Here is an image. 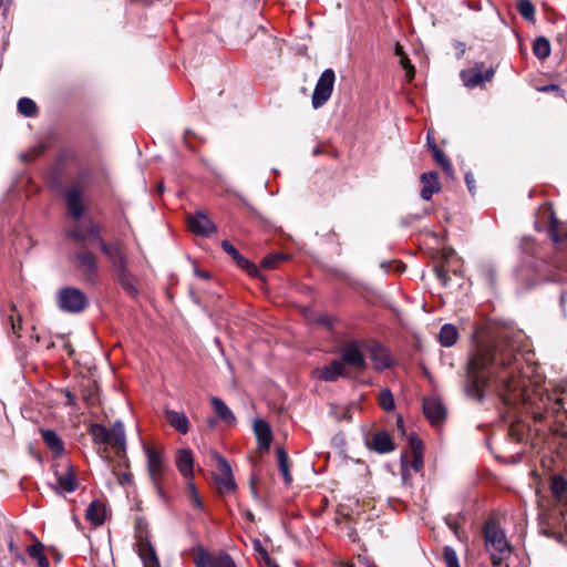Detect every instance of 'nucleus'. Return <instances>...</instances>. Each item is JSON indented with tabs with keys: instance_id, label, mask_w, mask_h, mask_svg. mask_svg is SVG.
I'll return each mask as SVG.
<instances>
[{
	"instance_id": "nucleus-57",
	"label": "nucleus",
	"mask_w": 567,
	"mask_h": 567,
	"mask_svg": "<svg viewBox=\"0 0 567 567\" xmlns=\"http://www.w3.org/2000/svg\"><path fill=\"white\" fill-rule=\"evenodd\" d=\"M361 563H362V565H363L364 567H377L374 564L369 563V561H367V560H365V561H361Z\"/></svg>"
},
{
	"instance_id": "nucleus-53",
	"label": "nucleus",
	"mask_w": 567,
	"mask_h": 567,
	"mask_svg": "<svg viewBox=\"0 0 567 567\" xmlns=\"http://www.w3.org/2000/svg\"><path fill=\"white\" fill-rule=\"evenodd\" d=\"M395 54H396V55H400L401 58H402L403 55H405V54L403 53V49H402V47H401L400 44H396V47H395Z\"/></svg>"
},
{
	"instance_id": "nucleus-19",
	"label": "nucleus",
	"mask_w": 567,
	"mask_h": 567,
	"mask_svg": "<svg viewBox=\"0 0 567 567\" xmlns=\"http://www.w3.org/2000/svg\"><path fill=\"white\" fill-rule=\"evenodd\" d=\"M55 477L58 484L55 491L58 494L72 493L78 488L79 482L70 466H68L64 472H55Z\"/></svg>"
},
{
	"instance_id": "nucleus-3",
	"label": "nucleus",
	"mask_w": 567,
	"mask_h": 567,
	"mask_svg": "<svg viewBox=\"0 0 567 567\" xmlns=\"http://www.w3.org/2000/svg\"><path fill=\"white\" fill-rule=\"evenodd\" d=\"M484 540L485 547L491 554L493 566H499L511 555L512 548L506 535L495 522L485 524Z\"/></svg>"
},
{
	"instance_id": "nucleus-24",
	"label": "nucleus",
	"mask_w": 567,
	"mask_h": 567,
	"mask_svg": "<svg viewBox=\"0 0 567 567\" xmlns=\"http://www.w3.org/2000/svg\"><path fill=\"white\" fill-rule=\"evenodd\" d=\"M212 406L218 417L228 425H234L236 423V416L233 411L227 406V404L218 396H213L210 399Z\"/></svg>"
},
{
	"instance_id": "nucleus-51",
	"label": "nucleus",
	"mask_w": 567,
	"mask_h": 567,
	"mask_svg": "<svg viewBox=\"0 0 567 567\" xmlns=\"http://www.w3.org/2000/svg\"><path fill=\"white\" fill-rule=\"evenodd\" d=\"M435 274L443 281H445L447 279V277H449L447 276V270L444 269L443 267H436L435 268Z\"/></svg>"
},
{
	"instance_id": "nucleus-62",
	"label": "nucleus",
	"mask_w": 567,
	"mask_h": 567,
	"mask_svg": "<svg viewBox=\"0 0 567 567\" xmlns=\"http://www.w3.org/2000/svg\"><path fill=\"white\" fill-rule=\"evenodd\" d=\"M208 424H209V426H210V427H213V426L215 425V421H214V420H210V421L208 422Z\"/></svg>"
},
{
	"instance_id": "nucleus-44",
	"label": "nucleus",
	"mask_w": 567,
	"mask_h": 567,
	"mask_svg": "<svg viewBox=\"0 0 567 567\" xmlns=\"http://www.w3.org/2000/svg\"><path fill=\"white\" fill-rule=\"evenodd\" d=\"M187 482L189 503L194 508L200 509L203 507V503L198 496L196 487L192 481Z\"/></svg>"
},
{
	"instance_id": "nucleus-17",
	"label": "nucleus",
	"mask_w": 567,
	"mask_h": 567,
	"mask_svg": "<svg viewBox=\"0 0 567 567\" xmlns=\"http://www.w3.org/2000/svg\"><path fill=\"white\" fill-rule=\"evenodd\" d=\"M187 225L190 231L202 236H209L216 230L212 220L202 213L188 216Z\"/></svg>"
},
{
	"instance_id": "nucleus-13",
	"label": "nucleus",
	"mask_w": 567,
	"mask_h": 567,
	"mask_svg": "<svg viewBox=\"0 0 567 567\" xmlns=\"http://www.w3.org/2000/svg\"><path fill=\"white\" fill-rule=\"evenodd\" d=\"M76 267L87 281H93L97 272V259L87 249H81L75 254Z\"/></svg>"
},
{
	"instance_id": "nucleus-49",
	"label": "nucleus",
	"mask_w": 567,
	"mask_h": 567,
	"mask_svg": "<svg viewBox=\"0 0 567 567\" xmlns=\"http://www.w3.org/2000/svg\"><path fill=\"white\" fill-rule=\"evenodd\" d=\"M117 483L122 486L133 484V475L130 472H123L117 474Z\"/></svg>"
},
{
	"instance_id": "nucleus-31",
	"label": "nucleus",
	"mask_w": 567,
	"mask_h": 567,
	"mask_svg": "<svg viewBox=\"0 0 567 567\" xmlns=\"http://www.w3.org/2000/svg\"><path fill=\"white\" fill-rule=\"evenodd\" d=\"M89 434L95 444L110 445L109 430L102 424H91L89 427Z\"/></svg>"
},
{
	"instance_id": "nucleus-59",
	"label": "nucleus",
	"mask_w": 567,
	"mask_h": 567,
	"mask_svg": "<svg viewBox=\"0 0 567 567\" xmlns=\"http://www.w3.org/2000/svg\"><path fill=\"white\" fill-rule=\"evenodd\" d=\"M427 143L430 148L432 150V145H436L434 142H431L430 136H427Z\"/></svg>"
},
{
	"instance_id": "nucleus-8",
	"label": "nucleus",
	"mask_w": 567,
	"mask_h": 567,
	"mask_svg": "<svg viewBox=\"0 0 567 567\" xmlns=\"http://www.w3.org/2000/svg\"><path fill=\"white\" fill-rule=\"evenodd\" d=\"M194 563L196 567H237L226 551H209L202 547L195 551Z\"/></svg>"
},
{
	"instance_id": "nucleus-37",
	"label": "nucleus",
	"mask_w": 567,
	"mask_h": 567,
	"mask_svg": "<svg viewBox=\"0 0 567 567\" xmlns=\"http://www.w3.org/2000/svg\"><path fill=\"white\" fill-rule=\"evenodd\" d=\"M277 457H278L279 471L282 474L285 482L287 484H289L291 482V475H290V472L288 468V456L282 449H278Z\"/></svg>"
},
{
	"instance_id": "nucleus-2",
	"label": "nucleus",
	"mask_w": 567,
	"mask_h": 567,
	"mask_svg": "<svg viewBox=\"0 0 567 567\" xmlns=\"http://www.w3.org/2000/svg\"><path fill=\"white\" fill-rule=\"evenodd\" d=\"M100 231L101 227L97 223L84 220L82 225H76L71 228L69 236L81 243L87 239L97 241L101 251L106 256L115 272L127 268V256L124 243L122 240L106 243L100 236Z\"/></svg>"
},
{
	"instance_id": "nucleus-29",
	"label": "nucleus",
	"mask_w": 567,
	"mask_h": 567,
	"mask_svg": "<svg viewBox=\"0 0 567 567\" xmlns=\"http://www.w3.org/2000/svg\"><path fill=\"white\" fill-rule=\"evenodd\" d=\"M115 274H116L117 281L121 285V287L124 289V291L131 297H136L138 293V290L134 285L133 277L130 274L128 269L125 268V269L116 271Z\"/></svg>"
},
{
	"instance_id": "nucleus-11",
	"label": "nucleus",
	"mask_w": 567,
	"mask_h": 567,
	"mask_svg": "<svg viewBox=\"0 0 567 567\" xmlns=\"http://www.w3.org/2000/svg\"><path fill=\"white\" fill-rule=\"evenodd\" d=\"M84 194V188L80 183L71 184L64 194V200L69 210V214L75 220H80L83 216L85 207L83 205L82 198Z\"/></svg>"
},
{
	"instance_id": "nucleus-63",
	"label": "nucleus",
	"mask_w": 567,
	"mask_h": 567,
	"mask_svg": "<svg viewBox=\"0 0 567 567\" xmlns=\"http://www.w3.org/2000/svg\"><path fill=\"white\" fill-rule=\"evenodd\" d=\"M3 4V0H0V7Z\"/></svg>"
},
{
	"instance_id": "nucleus-50",
	"label": "nucleus",
	"mask_w": 567,
	"mask_h": 567,
	"mask_svg": "<svg viewBox=\"0 0 567 567\" xmlns=\"http://www.w3.org/2000/svg\"><path fill=\"white\" fill-rule=\"evenodd\" d=\"M261 557L268 567H280L277 563H275L268 555L266 549H261Z\"/></svg>"
},
{
	"instance_id": "nucleus-14",
	"label": "nucleus",
	"mask_w": 567,
	"mask_h": 567,
	"mask_svg": "<svg viewBox=\"0 0 567 567\" xmlns=\"http://www.w3.org/2000/svg\"><path fill=\"white\" fill-rule=\"evenodd\" d=\"M423 411L432 425L440 424L446 415V410L443 402L435 396L424 399Z\"/></svg>"
},
{
	"instance_id": "nucleus-45",
	"label": "nucleus",
	"mask_w": 567,
	"mask_h": 567,
	"mask_svg": "<svg viewBox=\"0 0 567 567\" xmlns=\"http://www.w3.org/2000/svg\"><path fill=\"white\" fill-rule=\"evenodd\" d=\"M213 457L217 462V468H218L219 475L233 474L231 467L225 457H223L218 453H214Z\"/></svg>"
},
{
	"instance_id": "nucleus-56",
	"label": "nucleus",
	"mask_w": 567,
	"mask_h": 567,
	"mask_svg": "<svg viewBox=\"0 0 567 567\" xmlns=\"http://www.w3.org/2000/svg\"><path fill=\"white\" fill-rule=\"evenodd\" d=\"M256 549H257V550H258V553L261 555V549H264V548H262V546H261V544H260V542H259V540L256 543Z\"/></svg>"
},
{
	"instance_id": "nucleus-32",
	"label": "nucleus",
	"mask_w": 567,
	"mask_h": 567,
	"mask_svg": "<svg viewBox=\"0 0 567 567\" xmlns=\"http://www.w3.org/2000/svg\"><path fill=\"white\" fill-rule=\"evenodd\" d=\"M550 492L557 502H563L567 493V481L560 475H555L550 482Z\"/></svg>"
},
{
	"instance_id": "nucleus-30",
	"label": "nucleus",
	"mask_w": 567,
	"mask_h": 567,
	"mask_svg": "<svg viewBox=\"0 0 567 567\" xmlns=\"http://www.w3.org/2000/svg\"><path fill=\"white\" fill-rule=\"evenodd\" d=\"M458 339L457 329L450 323L444 324L439 333V341L443 347H452Z\"/></svg>"
},
{
	"instance_id": "nucleus-9",
	"label": "nucleus",
	"mask_w": 567,
	"mask_h": 567,
	"mask_svg": "<svg viewBox=\"0 0 567 567\" xmlns=\"http://www.w3.org/2000/svg\"><path fill=\"white\" fill-rule=\"evenodd\" d=\"M136 551L143 561L144 567H161L159 560L152 546L147 532L142 529V520L137 522Z\"/></svg>"
},
{
	"instance_id": "nucleus-20",
	"label": "nucleus",
	"mask_w": 567,
	"mask_h": 567,
	"mask_svg": "<svg viewBox=\"0 0 567 567\" xmlns=\"http://www.w3.org/2000/svg\"><path fill=\"white\" fill-rule=\"evenodd\" d=\"M254 432L258 441L259 450L268 451L272 440L269 424L264 420H256L254 422Z\"/></svg>"
},
{
	"instance_id": "nucleus-4",
	"label": "nucleus",
	"mask_w": 567,
	"mask_h": 567,
	"mask_svg": "<svg viewBox=\"0 0 567 567\" xmlns=\"http://www.w3.org/2000/svg\"><path fill=\"white\" fill-rule=\"evenodd\" d=\"M144 452L146 455V467L148 477L157 493V495L165 499V493L163 489V481L167 475V463L164 456L155 449L144 445Z\"/></svg>"
},
{
	"instance_id": "nucleus-18",
	"label": "nucleus",
	"mask_w": 567,
	"mask_h": 567,
	"mask_svg": "<svg viewBox=\"0 0 567 567\" xmlns=\"http://www.w3.org/2000/svg\"><path fill=\"white\" fill-rule=\"evenodd\" d=\"M421 198L430 200L434 194L441 190L439 174L436 172H427L421 175Z\"/></svg>"
},
{
	"instance_id": "nucleus-6",
	"label": "nucleus",
	"mask_w": 567,
	"mask_h": 567,
	"mask_svg": "<svg viewBox=\"0 0 567 567\" xmlns=\"http://www.w3.org/2000/svg\"><path fill=\"white\" fill-rule=\"evenodd\" d=\"M542 533L555 538L558 543L567 544V504L559 512H553L544 522Z\"/></svg>"
},
{
	"instance_id": "nucleus-25",
	"label": "nucleus",
	"mask_w": 567,
	"mask_h": 567,
	"mask_svg": "<svg viewBox=\"0 0 567 567\" xmlns=\"http://www.w3.org/2000/svg\"><path fill=\"white\" fill-rule=\"evenodd\" d=\"M109 436H110V443L111 446L124 452L126 447V437H125V431L124 425L121 421H116L111 430H109Z\"/></svg>"
},
{
	"instance_id": "nucleus-23",
	"label": "nucleus",
	"mask_w": 567,
	"mask_h": 567,
	"mask_svg": "<svg viewBox=\"0 0 567 567\" xmlns=\"http://www.w3.org/2000/svg\"><path fill=\"white\" fill-rule=\"evenodd\" d=\"M165 419L177 432L186 434L189 431V421L185 413L167 410L165 412Z\"/></svg>"
},
{
	"instance_id": "nucleus-46",
	"label": "nucleus",
	"mask_w": 567,
	"mask_h": 567,
	"mask_svg": "<svg viewBox=\"0 0 567 567\" xmlns=\"http://www.w3.org/2000/svg\"><path fill=\"white\" fill-rule=\"evenodd\" d=\"M235 261L240 268L246 270L250 276H257V274H258L257 267L252 262H250L248 259H246L244 256L240 255L239 258H237Z\"/></svg>"
},
{
	"instance_id": "nucleus-47",
	"label": "nucleus",
	"mask_w": 567,
	"mask_h": 567,
	"mask_svg": "<svg viewBox=\"0 0 567 567\" xmlns=\"http://www.w3.org/2000/svg\"><path fill=\"white\" fill-rule=\"evenodd\" d=\"M400 63H401L402 68L405 70V75H406L408 80L411 81L415 74L414 66L411 64V62L406 55H403L401 58Z\"/></svg>"
},
{
	"instance_id": "nucleus-12",
	"label": "nucleus",
	"mask_w": 567,
	"mask_h": 567,
	"mask_svg": "<svg viewBox=\"0 0 567 567\" xmlns=\"http://www.w3.org/2000/svg\"><path fill=\"white\" fill-rule=\"evenodd\" d=\"M318 379L327 382H334L339 378H350L351 371L346 367L344 362L339 359L331 361L329 364L315 371Z\"/></svg>"
},
{
	"instance_id": "nucleus-52",
	"label": "nucleus",
	"mask_w": 567,
	"mask_h": 567,
	"mask_svg": "<svg viewBox=\"0 0 567 567\" xmlns=\"http://www.w3.org/2000/svg\"><path fill=\"white\" fill-rule=\"evenodd\" d=\"M402 467H403L402 468V476H403L404 480H406L408 475H409V472H408V466L405 464V461H402Z\"/></svg>"
},
{
	"instance_id": "nucleus-28",
	"label": "nucleus",
	"mask_w": 567,
	"mask_h": 567,
	"mask_svg": "<svg viewBox=\"0 0 567 567\" xmlns=\"http://www.w3.org/2000/svg\"><path fill=\"white\" fill-rule=\"evenodd\" d=\"M42 439L54 455H61L64 452V444L59 435L52 430H41Z\"/></svg>"
},
{
	"instance_id": "nucleus-26",
	"label": "nucleus",
	"mask_w": 567,
	"mask_h": 567,
	"mask_svg": "<svg viewBox=\"0 0 567 567\" xmlns=\"http://www.w3.org/2000/svg\"><path fill=\"white\" fill-rule=\"evenodd\" d=\"M410 447H411L410 467L414 472H419L423 465L422 441L414 434L410 436Z\"/></svg>"
},
{
	"instance_id": "nucleus-35",
	"label": "nucleus",
	"mask_w": 567,
	"mask_h": 567,
	"mask_svg": "<svg viewBox=\"0 0 567 567\" xmlns=\"http://www.w3.org/2000/svg\"><path fill=\"white\" fill-rule=\"evenodd\" d=\"M548 236L555 244H560L565 240L566 236L559 233V220L550 213V223L548 226Z\"/></svg>"
},
{
	"instance_id": "nucleus-42",
	"label": "nucleus",
	"mask_w": 567,
	"mask_h": 567,
	"mask_svg": "<svg viewBox=\"0 0 567 567\" xmlns=\"http://www.w3.org/2000/svg\"><path fill=\"white\" fill-rule=\"evenodd\" d=\"M285 259H286V255H284V254H279V252L270 254V255L266 256L265 258H262L261 267L271 269V268H275L280 261H282Z\"/></svg>"
},
{
	"instance_id": "nucleus-34",
	"label": "nucleus",
	"mask_w": 567,
	"mask_h": 567,
	"mask_svg": "<svg viewBox=\"0 0 567 567\" xmlns=\"http://www.w3.org/2000/svg\"><path fill=\"white\" fill-rule=\"evenodd\" d=\"M18 111L20 114L27 117H32L38 113V106L35 102L29 97H21L18 101Z\"/></svg>"
},
{
	"instance_id": "nucleus-61",
	"label": "nucleus",
	"mask_w": 567,
	"mask_h": 567,
	"mask_svg": "<svg viewBox=\"0 0 567 567\" xmlns=\"http://www.w3.org/2000/svg\"><path fill=\"white\" fill-rule=\"evenodd\" d=\"M343 567H355L353 564L347 563L343 565Z\"/></svg>"
},
{
	"instance_id": "nucleus-7",
	"label": "nucleus",
	"mask_w": 567,
	"mask_h": 567,
	"mask_svg": "<svg viewBox=\"0 0 567 567\" xmlns=\"http://www.w3.org/2000/svg\"><path fill=\"white\" fill-rule=\"evenodd\" d=\"M334 82V71L332 69H326L318 79L312 93L311 103L313 109H320L328 102L331 97Z\"/></svg>"
},
{
	"instance_id": "nucleus-15",
	"label": "nucleus",
	"mask_w": 567,
	"mask_h": 567,
	"mask_svg": "<svg viewBox=\"0 0 567 567\" xmlns=\"http://www.w3.org/2000/svg\"><path fill=\"white\" fill-rule=\"evenodd\" d=\"M494 76V70L488 69L482 71L481 69L472 68L461 72V79L465 86L475 87L486 81H491Z\"/></svg>"
},
{
	"instance_id": "nucleus-43",
	"label": "nucleus",
	"mask_w": 567,
	"mask_h": 567,
	"mask_svg": "<svg viewBox=\"0 0 567 567\" xmlns=\"http://www.w3.org/2000/svg\"><path fill=\"white\" fill-rule=\"evenodd\" d=\"M443 560L446 567H461L455 550L449 546L444 548Z\"/></svg>"
},
{
	"instance_id": "nucleus-54",
	"label": "nucleus",
	"mask_w": 567,
	"mask_h": 567,
	"mask_svg": "<svg viewBox=\"0 0 567 567\" xmlns=\"http://www.w3.org/2000/svg\"><path fill=\"white\" fill-rule=\"evenodd\" d=\"M466 184H467V186H468L470 190H472V188H473V187H472V185H473V181L470 178V176H468V175H466Z\"/></svg>"
},
{
	"instance_id": "nucleus-48",
	"label": "nucleus",
	"mask_w": 567,
	"mask_h": 567,
	"mask_svg": "<svg viewBox=\"0 0 567 567\" xmlns=\"http://www.w3.org/2000/svg\"><path fill=\"white\" fill-rule=\"evenodd\" d=\"M221 248L234 259V261L240 256V252L227 240L221 241Z\"/></svg>"
},
{
	"instance_id": "nucleus-36",
	"label": "nucleus",
	"mask_w": 567,
	"mask_h": 567,
	"mask_svg": "<svg viewBox=\"0 0 567 567\" xmlns=\"http://www.w3.org/2000/svg\"><path fill=\"white\" fill-rule=\"evenodd\" d=\"M534 54L539 59H545L550 54V43L546 38H537L533 45Z\"/></svg>"
},
{
	"instance_id": "nucleus-5",
	"label": "nucleus",
	"mask_w": 567,
	"mask_h": 567,
	"mask_svg": "<svg viewBox=\"0 0 567 567\" xmlns=\"http://www.w3.org/2000/svg\"><path fill=\"white\" fill-rule=\"evenodd\" d=\"M56 305L62 311L79 313L87 307L89 300L85 293L80 289L65 287L58 291Z\"/></svg>"
},
{
	"instance_id": "nucleus-21",
	"label": "nucleus",
	"mask_w": 567,
	"mask_h": 567,
	"mask_svg": "<svg viewBox=\"0 0 567 567\" xmlns=\"http://www.w3.org/2000/svg\"><path fill=\"white\" fill-rule=\"evenodd\" d=\"M370 353L375 370L382 371L392 365V358L389 351L381 344H374Z\"/></svg>"
},
{
	"instance_id": "nucleus-1",
	"label": "nucleus",
	"mask_w": 567,
	"mask_h": 567,
	"mask_svg": "<svg viewBox=\"0 0 567 567\" xmlns=\"http://www.w3.org/2000/svg\"><path fill=\"white\" fill-rule=\"evenodd\" d=\"M517 373V355L511 344L505 341L480 342L467 363L464 392L467 398L482 401L489 378L511 391L520 385L516 382Z\"/></svg>"
},
{
	"instance_id": "nucleus-27",
	"label": "nucleus",
	"mask_w": 567,
	"mask_h": 567,
	"mask_svg": "<svg viewBox=\"0 0 567 567\" xmlns=\"http://www.w3.org/2000/svg\"><path fill=\"white\" fill-rule=\"evenodd\" d=\"M371 447L379 453H389L393 451L394 445L386 432H378L371 439Z\"/></svg>"
},
{
	"instance_id": "nucleus-33",
	"label": "nucleus",
	"mask_w": 567,
	"mask_h": 567,
	"mask_svg": "<svg viewBox=\"0 0 567 567\" xmlns=\"http://www.w3.org/2000/svg\"><path fill=\"white\" fill-rule=\"evenodd\" d=\"M27 553L31 558L37 560L39 567H49L50 563L43 553V545L39 540L28 546Z\"/></svg>"
},
{
	"instance_id": "nucleus-58",
	"label": "nucleus",
	"mask_w": 567,
	"mask_h": 567,
	"mask_svg": "<svg viewBox=\"0 0 567 567\" xmlns=\"http://www.w3.org/2000/svg\"><path fill=\"white\" fill-rule=\"evenodd\" d=\"M554 89H556V86L555 85H550V86H545L543 90L544 91H548V90H554Z\"/></svg>"
},
{
	"instance_id": "nucleus-39",
	"label": "nucleus",
	"mask_w": 567,
	"mask_h": 567,
	"mask_svg": "<svg viewBox=\"0 0 567 567\" xmlns=\"http://www.w3.org/2000/svg\"><path fill=\"white\" fill-rule=\"evenodd\" d=\"M517 10L525 20H535V7L530 0H519L517 3Z\"/></svg>"
},
{
	"instance_id": "nucleus-38",
	"label": "nucleus",
	"mask_w": 567,
	"mask_h": 567,
	"mask_svg": "<svg viewBox=\"0 0 567 567\" xmlns=\"http://www.w3.org/2000/svg\"><path fill=\"white\" fill-rule=\"evenodd\" d=\"M216 484L218 486L219 492L221 493H230L236 488V483L233 474L216 476Z\"/></svg>"
},
{
	"instance_id": "nucleus-16",
	"label": "nucleus",
	"mask_w": 567,
	"mask_h": 567,
	"mask_svg": "<svg viewBox=\"0 0 567 567\" xmlns=\"http://www.w3.org/2000/svg\"><path fill=\"white\" fill-rule=\"evenodd\" d=\"M175 464L178 472L186 481L194 478V456L190 450H178L175 456Z\"/></svg>"
},
{
	"instance_id": "nucleus-10",
	"label": "nucleus",
	"mask_w": 567,
	"mask_h": 567,
	"mask_svg": "<svg viewBox=\"0 0 567 567\" xmlns=\"http://www.w3.org/2000/svg\"><path fill=\"white\" fill-rule=\"evenodd\" d=\"M340 360L344 362L349 371H363L367 368L364 354L361 350L359 342H346L340 349Z\"/></svg>"
},
{
	"instance_id": "nucleus-41",
	"label": "nucleus",
	"mask_w": 567,
	"mask_h": 567,
	"mask_svg": "<svg viewBox=\"0 0 567 567\" xmlns=\"http://www.w3.org/2000/svg\"><path fill=\"white\" fill-rule=\"evenodd\" d=\"M379 404L386 412L392 411L394 409V398L389 389H384L380 392Z\"/></svg>"
},
{
	"instance_id": "nucleus-55",
	"label": "nucleus",
	"mask_w": 567,
	"mask_h": 567,
	"mask_svg": "<svg viewBox=\"0 0 567 567\" xmlns=\"http://www.w3.org/2000/svg\"><path fill=\"white\" fill-rule=\"evenodd\" d=\"M197 275L204 279H207L208 278V274L204 272V271H197Z\"/></svg>"
},
{
	"instance_id": "nucleus-40",
	"label": "nucleus",
	"mask_w": 567,
	"mask_h": 567,
	"mask_svg": "<svg viewBox=\"0 0 567 567\" xmlns=\"http://www.w3.org/2000/svg\"><path fill=\"white\" fill-rule=\"evenodd\" d=\"M432 154H433V157L436 161V163L440 164L444 168L446 174L451 175L453 167H452L450 161L447 159V157L445 156L444 152L441 148H439L436 145H432Z\"/></svg>"
},
{
	"instance_id": "nucleus-22",
	"label": "nucleus",
	"mask_w": 567,
	"mask_h": 567,
	"mask_svg": "<svg viewBox=\"0 0 567 567\" xmlns=\"http://www.w3.org/2000/svg\"><path fill=\"white\" fill-rule=\"evenodd\" d=\"M105 505L101 501L94 499L85 511V519L94 526H100L105 520Z\"/></svg>"
},
{
	"instance_id": "nucleus-60",
	"label": "nucleus",
	"mask_w": 567,
	"mask_h": 567,
	"mask_svg": "<svg viewBox=\"0 0 567 567\" xmlns=\"http://www.w3.org/2000/svg\"><path fill=\"white\" fill-rule=\"evenodd\" d=\"M9 549H10V551H13V549H14V545H13L12 540L9 543Z\"/></svg>"
}]
</instances>
